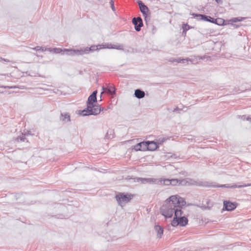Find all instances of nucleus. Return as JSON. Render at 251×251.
Returning a JSON list of instances; mask_svg holds the SVG:
<instances>
[{
  "label": "nucleus",
  "instance_id": "obj_5",
  "mask_svg": "<svg viewBox=\"0 0 251 251\" xmlns=\"http://www.w3.org/2000/svg\"><path fill=\"white\" fill-rule=\"evenodd\" d=\"M210 187L212 188H240L251 186V184H245L243 182H239V184L231 185L230 184H218L215 182H211Z\"/></svg>",
  "mask_w": 251,
  "mask_h": 251
},
{
  "label": "nucleus",
  "instance_id": "obj_10",
  "mask_svg": "<svg viewBox=\"0 0 251 251\" xmlns=\"http://www.w3.org/2000/svg\"><path fill=\"white\" fill-rule=\"evenodd\" d=\"M132 24L134 25V28L136 31H140L143 26L142 19L141 17L133 18L132 20Z\"/></svg>",
  "mask_w": 251,
  "mask_h": 251
},
{
  "label": "nucleus",
  "instance_id": "obj_12",
  "mask_svg": "<svg viewBox=\"0 0 251 251\" xmlns=\"http://www.w3.org/2000/svg\"><path fill=\"white\" fill-rule=\"evenodd\" d=\"M103 91H104L108 95L114 96L116 94V88L114 85H108L106 87H102Z\"/></svg>",
  "mask_w": 251,
  "mask_h": 251
},
{
  "label": "nucleus",
  "instance_id": "obj_36",
  "mask_svg": "<svg viewBox=\"0 0 251 251\" xmlns=\"http://www.w3.org/2000/svg\"><path fill=\"white\" fill-rule=\"evenodd\" d=\"M164 184L166 185H171V179H165L163 180Z\"/></svg>",
  "mask_w": 251,
  "mask_h": 251
},
{
  "label": "nucleus",
  "instance_id": "obj_7",
  "mask_svg": "<svg viewBox=\"0 0 251 251\" xmlns=\"http://www.w3.org/2000/svg\"><path fill=\"white\" fill-rule=\"evenodd\" d=\"M138 4L140 8L141 12L144 17L145 21L147 24L149 9L148 7L141 0L138 1Z\"/></svg>",
  "mask_w": 251,
  "mask_h": 251
},
{
  "label": "nucleus",
  "instance_id": "obj_18",
  "mask_svg": "<svg viewBox=\"0 0 251 251\" xmlns=\"http://www.w3.org/2000/svg\"><path fill=\"white\" fill-rule=\"evenodd\" d=\"M114 137V130L109 129L107 130V132L105 136V139H112Z\"/></svg>",
  "mask_w": 251,
  "mask_h": 251
},
{
  "label": "nucleus",
  "instance_id": "obj_32",
  "mask_svg": "<svg viewBox=\"0 0 251 251\" xmlns=\"http://www.w3.org/2000/svg\"><path fill=\"white\" fill-rule=\"evenodd\" d=\"M241 119L244 121L245 120H247V121H251V118H250V117L248 116V117H247L246 115H242V116H239Z\"/></svg>",
  "mask_w": 251,
  "mask_h": 251
},
{
  "label": "nucleus",
  "instance_id": "obj_39",
  "mask_svg": "<svg viewBox=\"0 0 251 251\" xmlns=\"http://www.w3.org/2000/svg\"><path fill=\"white\" fill-rule=\"evenodd\" d=\"M152 30L153 33H154L156 31V28L154 25H152Z\"/></svg>",
  "mask_w": 251,
  "mask_h": 251
},
{
  "label": "nucleus",
  "instance_id": "obj_14",
  "mask_svg": "<svg viewBox=\"0 0 251 251\" xmlns=\"http://www.w3.org/2000/svg\"><path fill=\"white\" fill-rule=\"evenodd\" d=\"M148 151H155V150L159 148L158 144L153 141H148Z\"/></svg>",
  "mask_w": 251,
  "mask_h": 251
},
{
  "label": "nucleus",
  "instance_id": "obj_2",
  "mask_svg": "<svg viewBox=\"0 0 251 251\" xmlns=\"http://www.w3.org/2000/svg\"><path fill=\"white\" fill-rule=\"evenodd\" d=\"M101 49H115L118 50H121V46H116L109 44H101L98 45H92L90 47H86L82 49L83 51V55L88 54L90 52H93L95 50H98Z\"/></svg>",
  "mask_w": 251,
  "mask_h": 251
},
{
  "label": "nucleus",
  "instance_id": "obj_26",
  "mask_svg": "<svg viewBox=\"0 0 251 251\" xmlns=\"http://www.w3.org/2000/svg\"><path fill=\"white\" fill-rule=\"evenodd\" d=\"M136 179L137 182H140L143 184L146 183L147 178L137 177Z\"/></svg>",
  "mask_w": 251,
  "mask_h": 251
},
{
  "label": "nucleus",
  "instance_id": "obj_28",
  "mask_svg": "<svg viewBox=\"0 0 251 251\" xmlns=\"http://www.w3.org/2000/svg\"><path fill=\"white\" fill-rule=\"evenodd\" d=\"M182 28H183V32L182 34H183L184 33L186 34V32L190 28V26L187 24H184L182 25Z\"/></svg>",
  "mask_w": 251,
  "mask_h": 251
},
{
  "label": "nucleus",
  "instance_id": "obj_9",
  "mask_svg": "<svg viewBox=\"0 0 251 251\" xmlns=\"http://www.w3.org/2000/svg\"><path fill=\"white\" fill-rule=\"evenodd\" d=\"M192 15L194 17L196 18L197 19L202 20L206 22H209L211 23H212L213 21L214 20V18L211 17L210 16L206 15L204 14H201L193 13L192 14Z\"/></svg>",
  "mask_w": 251,
  "mask_h": 251
},
{
  "label": "nucleus",
  "instance_id": "obj_23",
  "mask_svg": "<svg viewBox=\"0 0 251 251\" xmlns=\"http://www.w3.org/2000/svg\"><path fill=\"white\" fill-rule=\"evenodd\" d=\"M140 143H141V146L142 147L143 151H148V147H149L148 141H143V142H140Z\"/></svg>",
  "mask_w": 251,
  "mask_h": 251
},
{
  "label": "nucleus",
  "instance_id": "obj_35",
  "mask_svg": "<svg viewBox=\"0 0 251 251\" xmlns=\"http://www.w3.org/2000/svg\"><path fill=\"white\" fill-rule=\"evenodd\" d=\"M182 110V108H178V107H176L174 109V110H173V112L180 113Z\"/></svg>",
  "mask_w": 251,
  "mask_h": 251
},
{
  "label": "nucleus",
  "instance_id": "obj_47",
  "mask_svg": "<svg viewBox=\"0 0 251 251\" xmlns=\"http://www.w3.org/2000/svg\"><path fill=\"white\" fill-rule=\"evenodd\" d=\"M164 141H165V139L163 138L162 139V142H163Z\"/></svg>",
  "mask_w": 251,
  "mask_h": 251
},
{
  "label": "nucleus",
  "instance_id": "obj_41",
  "mask_svg": "<svg viewBox=\"0 0 251 251\" xmlns=\"http://www.w3.org/2000/svg\"><path fill=\"white\" fill-rule=\"evenodd\" d=\"M24 134H26V135H33V134H32L31 133V131H27L26 132H25Z\"/></svg>",
  "mask_w": 251,
  "mask_h": 251
},
{
  "label": "nucleus",
  "instance_id": "obj_33",
  "mask_svg": "<svg viewBox=\"0 0 251 251\" xmlns=\"http://www.w3.org/2000/svg\"><path fill=\"white\" fill-rule=\"evenodd\" d=\"M109 3L112 11H115L116 10V8L114 6V0H110Z\"/></svg>",
  "mask_w": 251,
  "mask_h": 251
},
{
  "label": "nucleus",
  "instance_id": "obj_8",
  "mask_svg": "<svg viewBox=\"0 0 251 251\" xmlns=\"http://www.w3.org/2000/svg\"><path fill=\"white\" fill-rule=\"evenodd\" d=\"M62 54H66L71 56L83 55V51L82 49H64L63 52Z\"/></svg>",
  "mask_w": 251,
  "mask_h": 251
},
{
  "label": "nucleus",
  "instance_id": "obj_38",
  "mask_svg": "<svg viewBox=\"0 0 251 251\" xmlns=\"http://www.w3.org/2000/svg\"><path fill=\"white\" fill-rule=\"evenodd\" d=\"M16 87L15 86H4V85H0V88H8V89H13L15 88Z\"/></svg>",
  "mask_w": 251,
  "mask_h": 251
},
{
  "label": "nucleus",
  "instance_id": "obj_17",
  "mask_svg": "<svg viewBox=\"0 0 251 251\" xmlns=\"http://www.w3.org/2000/svg\"><path fill=\"white\" fill-rule=\"evenodd\" d=\"M154 229L157 232V237L158 238H161L162 235L163 234L164 230L163 227L159 225H155L154 226Z\"/></svg>",
  "mask_w": 251,
  "mask_h": 251
},
{
  "label": "nucleus",
  "instance_id": "obj_6",
  "mask_svg": "<svg viewBox=\"0 0 251 251\" xmlns=\"http://www.w3.org/2000/svg\"><path fill=\"white\" fill-rule=\"evenodd\" d=\"M98 91L95 90L89 96L88 100L86 102L87 107L88 108H91L94 106V104L97 103V95Z\"/></svg>",
  "mask_w": 251,
  "mask_h": 251
},
{
  "label": "nucleus",
  "instance_id": "obj_46",
  "mask_svg": "<svg viewBox=\"0 0 251 251\" xmlns=\"http://www.w3.org/2000/svg\"><path fill=\"white\" fill-rule=\"evenodd\" d=\"M2 60V58L0 57V61Z\"/></svg>",
  "mask_w": 251,
  "mask_h": 251
},
{
  "label": "nucleus",
  "instance_id": "obj_37",
  "mask_svg": "<svg viewBox=\"0 0 251 251\" xmlns=\"http://www.w3.org/2000/svg\"><path fill=\"white\" fill-rule=\"evenodd\" d=\"M188 61H191V60L188 58H182V59L181 58V63L184 64Z\"/></svg>",
  "mask_w": 251,
  "mask_h": 251
},
{
  "label": "nucleus",
  "instance_id": "obj_22",
  "mask_svg": "<svg viewBox=\"0 0 251 251\" xmlns=\"http://www.w3.org/2000/svg\"><path fill=\"white\" fill-rule=\"evenodd\" d=\"M246 19V17H241L232 18V19H231L230 20V22H231L232 23H236L237 22H242Z\"/></svg>",
  "mask_w": 251,
  "mask_h": 251
},
{
  "label": "nucleus",
  "instance_id": "obj_31",
  "mask_svg": "<svg viewBox=\"0 0 251 251\" xmlns=\"http://www.w3.org/2000/svg\"><path fill=\"white\" fill-rule=\"evenodd\" d=\"M169 61L173 63H174V62L181 63V58H171Z\"/></svg>",
  "mask_w": 251,
  "mask_h": 251
},
{
  "label": "nucleus",
  "instance_id": "obj_48",
  "mask_svg": "<svg viewBox=\"0 0 251 251\" xmlns=\"http://www.w3.org/2000/svg\"><path fill=\"white\" fill-rule=\"evenodd\" d=\"M3 93V92H0V93Z\"/></svg>",
  "mask_w": 251,
  "mask_h": 251
},
{
  "label": "nucleus",
  "instance_id": "obj_24",
  "mask_svg": "<svg viewBox=\"0 0 251 251\" xmlns=\"http://www.w3.org/2000/svg\"><path fill=\"white\" fill-rule=\"evenodd\" d=\"M179 185L188 186V178L179 179Z\"/></svg>",
  "mask_w": 251,
  "mask_h": 251
},
{
  "label": "nucleus",
  "instance_id": "obj_30",
  "mask_svg": "<svg viewBox=\"0 0 251 251\" xmlns=\"http://www.w3.org/2000/svg\"><path fill=\"white\" fill-rule=\"evenodd\" d=\"M156 181H157V180L154 178H147L146 183H150V184L155 183H156Z\"/></svg>",
  "mask_w": 251,
  "mask_h": 251
},
{
  "label": "nucleus",
  "instance_id": "obj_16",
  "mask_svg": "<svg viewBox=\"0 0 251 251\" xmlns=\"http://www.w3.org/2000/svg\"><path fill=\"white\" fill-rule=\"evenodd\" d=\"M134 95L136 98L140 99L143 98L145 97V93L144 91H143V90H141V89H137L135 90Z\"/></svg>",
  "mask_w": 251,
  "mask_h": 251
},
{
  "label": "nucleus",
  "instance_id": "obj_13",
  "mask_svg": "<svg viewBox=\"0 0 251 251\" xmlns=\"http://www.w3.org/2000/svg\"><path fill=\"white\" fill-rule=\"evenodd\" d=\"M211 181H202L199 179L194 180V186H201L204 187H210Z\"/></svg>",
  "mask_w": 251,
  "mask_h": 251
},
{
  "label": "nucleus",
  "instance_id": "obj_40",
  "mask_svg": "<svg viewBox=\"0 0 251 251\" xmlns=\"http://www.w3.org/2000/svg\"><path fill=\"white\" fill-rule=\"evenodd\" d=\"M215 1L218 4H222L223 3V0H215Z\"/></svg>",
  "mask_w": 251,
  "mask_h": 251
},
{
  "label": "nucleus",
  "instance_id": "obj_25",
  "mask_svg": "<svg viewBox=\"0 0 251 251\" xmlns=\"http://www.w3.org/2000/svg\"><path fill=\"white\" fill-rule=\"evenodd\" d=\"M179 179L176 178H174L171 179V185L173 186H176L179 185Z\"/></svg>",
  "mask_w": 251,
  "mask_h": 251
},
{
  "label": "nucleus",
  "instance_id": "obj_43",
  "mask_svg": "<svg viewBox=\"0 0 251 251\" xmlns=\"http://www.w3.org/2000/svg\"><path fill=\"white\" fill-rule=\"evenodd\" d=\"M2 60L4 61H5V62H10L9 60L7 59L2 58Z\"/></svg>",
  "mask_w": 251,
  "mask_h": 251
},
{
  "label": "nucleus",
  "instance_id": "obj_21",
  "mask_svg": "<svg viewBox=\"0 0 251 251\" xmlns=\"http://www.w3.org/2000/svg\"><path fill=\"white\" fill-rule=\"evenodd\" d=\"M33 50H36V51H51V48H47L46 47H40V46H37L34 48H33Z\"/></svg>",
  "mask_w": 251,
  "mask_h": 251
},
{
  "label": "nucleus",
  "instance_id": "obj_49",
  "mask_svg": "<svg viewBox=\"0 0 251 251\" xmlns=\"http://www.w3.org/2000/svg\"><path fill=\"white\" fill-rule=\"evenodd\" d=\"M250 118H251V117H250Z\"/></svg>",
  "mask_w": 251,
  "mask_h": 251
},
{
  "label": "nucleus",
  "instance_id": "obj_34",
  "mask_svg": "<svg viewBox=\"0 0 251 251\" xmlns=\"http://www.w3.org/2000/svg\"><path fill=\"white\" fill-rule=\"evenodd\" d=\"M194 180L193 179L188 178V186H194Z\"/></svg>",
  "mask_w": 251,
  "mask_h": 251
},
{
  "label": "nucleus",
  "instance_id": "obj_20",
  "mask_svg": "<svg viewBox=\"0 0 251 251\" xmlns=\"http://www.w3.org/2000/svg\"><path fill=\"white\" fill-rule=\"evenodd\" d=\"M212 23L218 25H223L225 24V20L222 18H214V20L213 21Z\"/></svg>",
  "mask_w": 251,
  "mask_h": 251
},
{
  "label": "nucleus",
  "instance_id": "obj_1",
  "mask_svg": "<svg viewBox=\"0 0 251 251\" xmlns=\"http://www.w3.org/2000/svg\"><path fill=\"white\" fill-rule=\"evenodd\" d=\"M166 202L161 208V213L166 218H171L175 214L171 225L174 227L187 225L188 222L187 218L182 216V208L186 204L184 200L177 195H173L166 200Z\"/></svg>",
  "mask_w": 251,
  "mask_h": 251
},
{
  "label": "nucleus",
  "instance_id": "obj_29",
  "mask_svg": "<svg viewBox=\"0 0 251 251\" xmlns=\"http://www.w3.org/2000/svg\"><path fill=\"white\" fill-rule=\"evenodd\" d=\"M52 50H53V52L56 53H61L63 52V50H62L60 48H53V49H51V51H52Z\"/></svg>",
  "mask_w": 251,
  "mask_h": 251
},
{
  "label": "nucleus",
  "instance_id": "obj_11",
  "mask_svg": "<svg viewBox=\"0 0 251 251\" xmlns=\"http://www.w3.org/2000/svg\"><path fill=\"white\" fill-rule=\"evenodd\" d=\"M237 207L236 202H232L229 201H224V206L223 210L226 211H232Z\"/></svg>",
  "mask_w": 251,
  "mask_h": 251
},
{
  "label": "nucleus",
  "instance_id": "obj_44",
  "mask_svg": "<svg viewBox=\"0 0 251 251\" xmlns=\"http://www.w3.org/2000/svg\"><path fill=\"white\" fill-rule=\"evenodd\" d=\"M199 59H202L203 58L202 57L198 56Z\"/></svg>",
  "mask_w": 251,
  "mask_h": 251
},
{
  "label": "nucleus",
  "instance_id": "obj_15",
  "mask_svg": "<svg viewBox=\"0 0 251 251\" xmlns=\"http://www.w3.org/2000/svg\"><path fill=\"white\" fill-rule=\"evenodd\" d=\"M60 121H61L64 123L70 122L71 121L70 115L68 113H61L60 117Z\"/></svg>",
  "mask_w": 251,
  "mask_h": 251
},
{
  "label": "nucleus",
  "instance_id": "obj_45",
  "mask_svg": "<svg viewBox=\"0 0 251 251\" xmlns=\"http://www.w3.org/2000/svg\"><path fill=\"white\" fill-rule=\"evenodd\" d=\"M167 110H168V111H170V110H171V109H170V108H167Z\"/></svg>",
  "mask_w": 251,
  "mask_h": 251
},
{
  "label": "nucleus",
  "instance_id": "obj_42",
  "mask_svg": "<svg viewBox=\"0 0 251 251\" xmlns=\"http://www.w3.org/2000/svg\"><path fill=\"white\" fill-rule=\"evenodd\" d=\"M232 25L234 27H235V28H237V27H239V25H238L232 24Z\"/></svg>",
  "mask_w": 251,
  "mask_h": 251
},
{
  "label": "nucleus",
  "instance_id": "obj_27",
  "mask_svg": "<svg viewBox=\"0 0 251 251\" xmlns=\"http://www.w3.org/2000/svg\"><path fill=\"white\" fill-rule=\"evenodd\" d=\"M133 149L136 151H142V148L141 146V143H139L134 146Z\"/></svg>",
  "mask_w": 251,
  "mask_h": 251
},
{
  "label": "nucleus",
  "instance_id": "obj_3",
  "mask_svg": "<svg viewBox=\"0 0 251 251\" xmlns=\"http://www.w3.org/2000/svg\"><path fill=\"white\" fill-rule=\"evenodd\" d=\"M104 110V108L100 106V105H99L98 103H96V104L94 105V106L88 108V106L86 107L85 109H84L82 110H79V114L83 116H89V115H97L100 113L101 111H102ZM104 110H106L104 109Z\"/></svg>",
  "mask_w": 251,
  "mask_h": 251
},
{
  "label": "nucleus",
  "instance_id": "obj_4",
  "mask_svg": "<svg viewBox=\"0 0 251 251\" xmlns=\"http://www.w3.org/2000/svg\"><path fill=\"white\" fill-rule=\"evenodd\" d=\"M115 198L119 205L124 206L133 198V195L127 193L119 192L115 196Z\"/></svg>",
  "mask_w": 251,
  "mask_h": 251
},
{
  "label": "nucleus",
  "instance_id": "obj_19",
  "mask_svg": "<svg viewBox=\"0 0 251 251\" xmlns=\"http://www.w3.org/2000/svg\"><path fill=\"white\" fill-rule=\"evenodd\" d=\"M26 134L22 133L21 135L18 136L16 139L15 141L17 142H24L25 141L28 142L25 138Z\"/></svg>",
  "mask_w": 251,
  "mask_h": 251
}]
</instances>
